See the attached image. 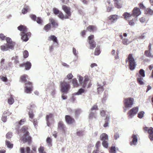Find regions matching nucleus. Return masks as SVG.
Wrapping results in <instances>:
<instances>
[{"label":"nucleus","mask_w":153,"mask_h":153,"mask_svg":"<svg viewBox=\"0 0 153 153\" xmlns=\"http://www.w3.org/2000/svg\"><path fill=\"white\" fill-rule=\"evenodd\" d=\"M24 87L25 92L27 94H30L33 91V86L32 83L29 81H27L25 83Z\"/></svg>","instance_id":"4"},{"label":"nucleus","mask_w":153,"mask_h":153,"mask_svg":"<svg viewBox=\"0 0 153 153\" xmlns=\"http://www.w3.org/2000/svg\"><path fill=\"white\" fill-rule=\"evenodd\" d=\"M100 140L103 141L105 140H108V135L105 133H102L100 136Z\"/></svg>","instance_id":"22"},{"label":"nucleus","mask_w":153,"mask_h":153,"mask_svg":"<svg viewBox=\"0 0 153 153\" xmlns=\"http://www.w3.org/2000/svg\"><path fill=\"white\" fill-rule=\"evenodd\" d=\"M58 17L62 20L65 19H68V18H66V15L64 16L63 13L60 11L58 15Z\"/></svg>","instance_id":"35"},{"label":"nucleus","mask_w":153,"mask_h":153,"mask_svg":"<svg viewBox=\"0 0 153 153\" xmlns=\"http://www.w3.org/2000/svg\"><path fill=\"white\" fill-rule=\"evenodd\" d=\"M53 114L51 113H50L47 115L46 117V120L47 121V125L48 126H50L51 123L49 121L50 119H53Z\"/></svg>","instance_id":"16"},{"label":"nucleus","mask_w":153,"mask_h":153,"mask_svg":"<svg viewBox=\"0 0 153 153\" xmlns=\"http://www.w3.org/2000/svg\"><path fill=\"white\" fill-rule=\"evenodd\" d=\"M120 37L121 39H122V43L125 45H127L129 43L128 42V40L127 39H123V36L122 35H120Z\"/></svg>","instance_id":"28"},{"label":"nucleus","mask_w":153,"mask_h":153,"mask_svg":"<svg viewBox=\"0 0 153 153\" xmlns=\"http://www.w3.org/2000/svg\"><path fill=\"white\" fill-rule=\"evenodd\" d=\"M138 111V108L137 107H134L131 109L128 113V116L131 118L133 116L136 114Z\"/></svg>","instance_id":"10"},{"label":"nucleus","mask_w":153,"mask_h":153,"mask_svg":"<svg viewBox=\"0 0 153 153\" xmlns=\"http://www.w3.org/2000/svg\"><path fill=\"white\" fill-rule=\"evenodd\" d=\"M89 79L88 76H85L84 77V82L82 84V86L83 88H85L87 85V84L89 82Z\"/></svg>","instance_id":"27"},{"label":"nucleus","mask_w":153,"mask_h":153,"mask_svg":"<svg viewBox=\"0 0 153 153\" xmlns=\"http://www.w3.org/2000/svg\"><path fill=\"white\" fill-rule=\"evenodd\" d=\"M11 114V113L8 110H7L4 112L3 115L7 117L10 115Z\"/></svg>","instance_id":"50"},{"label":"nucleus","mask_w":153,"mask_h":153,"mask_svg":"<svg viewBox=\"0 0 153 153\" xmlns=\"http://www.w3.org/2000/svg\"><path fill=\"white\" fill-rule=\"evenodd\" d=\"M118 16L116 15H111L108 17L109 19L113 22L116 21L118 18Z\"/></svg>","instance_id":"21"},{"label":"nucleus","mask_w":153,"mask_h":153,"mask_svg":"<svg viewBox=\"0 0 153 153\" xmlns=\"http://www.w3.org/2000/svg\"><path fill=\"white\" fill-rule=\"evenodd\" d=\"M94 38V35H91L88 37V42L89 44V48L93 50L96 47V42L93 40Z\"/></svg>","instance_id":"5"},{"label":"nucleus","mask_w":153,"mask_h":153,"mask_svg":"<svg viewBox=\"0 0 153 153\" xmlns=\"http://www.w3.org/2000/svg\"><path fill=\"white\" fill-rule=\"evenodd\" d=\"M137 20V19L136 18L132 19V20L128 21V24L131 26L134 25Z\"/></svg>","instance_id":"37"},{"label":"nucleus","mask_w":153,"mask_h":153,"mask_svg":"<svg viewBox=\"0 0 153 153\" xmlns=\"http://www.w3.org/2000/svg\"><path fill=\"white\" fill-rule=\"evenodd\" d=\"M18 29L21 31V33H27V28L24 25H20L17 27Z\"/></svg>","instance_id":"17"},{"label":"nucleus","mask_w":153,"mask_h":153,"mask_svg":"<svg viewBox=\"0 0 153 153\" xmlns=\"http://www.w3.org/2000/svg\"><path fill=\"white\" fill-rule=\"evenodd\" d=\"M143 78L140 76H139L137 78V81L138 82L140 85H143L144 84L143 82L142 81Z\"/></svg>","instance_id":"47"},{"label":"nucleus","mask_w":153,"mask_h":153,"mask_svg":"<svg viewBox=\"0 0 153 153\" xmlns=\"http://www.w3.org/2000/svg\"><path fill=\"white\" fill-rule=\"evenodd\" d=\"M45 148L42 146H40L39 148L38 151L39 153H46L44 151Z\"/></svg>","instance_id":"44"},{"label":"nucleus","mask_w":153,"mask_h":153,"mask_svg":"<svg viewBox=\"0 0 153 153\" xmlns=\"http://www.w3.org/2000/svg\"><path fill=\"white\" fill-rule=\"evenodd\" d=\"M51 28V25L50 23H48L44 27L43 29L46 32H48L50 30Z\"/></svg>","instance_id":"36"},{"label":"nucleus","mask_w":153,"mask_h":153,"mask_svg":"<svg viewBox=\"0 0 153 153\" xmlns=\"http://www.w3.org/2000/svg\"><path fill=\"white\" fill-rule=\"evenodd\" d=\"M128 62L129 67L131 70L134 69L136 65V62L133 57V55L132 54H129L128 57L126 59V62Z\"/></svg>","instance_id":"1"},{"label":"nucleus","mask_w":153,"mask_h":153,"mask_svg":"<svg viewBox=\"0 0 153 153\" xmlns=\"http://www.w3.org/2000/svg\"><path fill=\"white\" fill-rule=\"evenodd\" d=\"M29 7H24L22 10V13L23 14H25L27 12L28 10H29Z\"/></svg>","instance_id":"48"},{"label":"nucleus","mask_w":153,"mask_h":153,"mask_svg":"<svg viewBox=\"0 0 153 153\" xmlns=\"http://www.w3.org/2000/svg\"><path fill=\"white\" fill-rule=\"evenodd\" d=\"M98 87L97 88V92L99 94H100L103 92L104 89L102 86L98 85Z\"/></svg>","instance_id":"40"},{"label":"nucleus","mask_w":153,"mask_h":153,"mask_svg":"<svg viewBox=\"0 0 153 153\" xmlns=\"http://www.w3.org/2000/svg\"><path fill=\"white\" fill-rule=\"evenodd\" d=\"M85 91V90L84 89L81 88L79 89L77 92L76 93V94L78 95H80L82 93H84Z\"/></svg>","instance_id":"46"},{"label":"nucleus","mask_w":153,"mask_h":153,"mask_svg":"<svg viewBox=\"0 0 153 153\" xmlns=\"http://www.w3.org/2000/svg\"><path fill=\"white\" fill-rule=\"evenodd\" d=\"M148 133L149 134V137L150 140H153V128L152 127H150L148 130Z\"/></svg>","instance_id":"20"},{"label":"nucleus","mask_w":153,"mask_h":153,"mask_svg":"<svg viewBox=\"0 0 153 153\" xmlns=\"http://www.w3.org/2000/svg\"><path fill=\"white\" fill-rule=\"evenodd\" d=\"M134 99L133 98L128 97L124 99L123 103L125 108H131L133 104Z\"/></svg>","instance_id":"3"},{"label":"nucleus","mask_w":153,"mask_h":153,"mask_svg":"<svg viewBox=\"0 0 153 153\" xmlns=\"http://www.w3.org/2000/svg\"><path fill=\"white\" fill-rule=\"evenodd\" d=\"M144 112L143 111L139 112L138 114L137 117L140 118H142L143 117Z\"/></svg>","instance_id":"49"},{"label":"nucleus","mask_w":153,"mask_h":153,"mask_svg":"<svg viewBox=\"0 0 153 153\" xmlns=\"http://www.w3.org/2000/svg\"><path fill=\"white\" fill-rule=\"evenodd\" d=\"M6 40L7 42L6 44L9 50H13L16 45L15 42H13L11 39L9 37H7Z\"/></svg>","instance_id":"6"},{"label":"nucleus","mask_w":153,"mask_h":153,"mask_svg":"<svg viewBox=\"0 0 153 153\" xmlns=\"http://www.w3.org/2000/svg\"><path fill=\"white\" fill-rule=\"evenodd\" d=\"M48 40L49 41H53L54 42L58 44L57 38L54 35H51L50 36L48 37Z\"/></svg>","instance_id":"24"},{"label":"nucleus","mask_w":153,"mask_h":153,"mask_svg":"<svg viewBox=\"0 0 153 153\" xmlns=\"http://www.w3.org/2000/svg\"><path fill=\"white\" fill-rule=\"evenodd\" d=\"M51 139L50 137H48L46 140V141L49 145H50L51 144Z\"/></svg>","instance_id":"62"},{"label":"nucleus","mask_w":153,"mask_h":153,"mask_svg":"<svg viewBox=\"0 0 153 153\" xmlns=\"http://www.w3.org/2000/svg\"><path fill=\"white\" fill-rule=\"evenodd\" d=\"M7 37L4 35V34L3 33H0V39L2 40H6V39Z\"/></svg>","instance_id":"57"},{"label":"nucleus","mask_w":153,"mask_h":153,"mask_svg":"<svg viewBox=\"0 0 153 153\" xmlns=\"http://www.w3.org/2000/svg\"><path fill=\"white\" fill-rule=\"evenodd\" d=\"M65 128V126L63 122L62 121H59L58 123V129L64 132Z\"/></svg>","instance_id":"13"},{"label":"nucleus","mask_w":153,"mask_h":153,"mask_svg":"<svg viewBox=\"0 0 153 153\" xmlns=\"http://www.w3.org/2000/svg\"><path fill=\"white\" fill-rule=\"evenodd\" d=\"M28 127L27 126H23L20 130V131L22 133H24L23 134H30L29 131H28Z\"/></svg>","instance_id":"18"},{"label":"nucleus","mask_w":153,"mask_h":153,"mask_svg":"<svg viewBox=\"0 0 153 153\" xmlns=\"http://www.w3.org/2000/svg\"><path fill=\"white\" fill-rule=\"evenodd\" d=\"M49 21L54 27H56L58 26L57 23L52 18L50 19Z\"/></svg>","instance_id":"32"},{"label":"nucleus","mask_w":153,"mask_h":153,"mask_svg":"<svg viewBox=\"0 0 153 153\" xmlns=\"http://www.w3.org/2000/svg\"><path fill=\"white\" fill-rule=\"evenodd\" d=\"M110 119V117L108 115H107L105 119V123L103 125L104 127H106L108 126V122Z\"/></svg>","instance_id":"29"},{"label":"nucleus","mask_w":153,"mask_h":153,"mask_svg":"<svg viewBox=\"0 0 153 153\" xmlns=\"http://www.w3.org/2000/svg\"><path fill=\"white\" fill-rule=\"evenodd\" d=\"M115 147L112 146L111 148L110 152L111 153H115Z\"/></svg>","instance_id":"64"},{"label":"nucleus","mask_w":153,"mask_h":153,"mask_svg":"<svg viewBox=\"0 0 153 153\" xmlns=\"http://www.w3.org/2000/svg\"><path fill=\"white\" fill-rule=\"evenodd\" d=\"M139 73L142 77H144L145 76V72L144 70L143 69H140L139 71Z\"/></svg>","instance_id":"54"},{"label":"nucleus","mask_w":153,"mask_h":153,"mask_svg":"<svg viewBox=\"0 0 153 153\" xmlns=\"http://www.w3.org/2000/svg\"><path fill=\"white\" fill-rule=\"evenodd\" d=\"M132 138H133L131 142L130 143V144L135 145L137 142V138L136 135L133 134L132 136Z\"/></svg>","instance_id":"25"},{"label":"nucleus","mask_w":153,"mask_h":153,"mask_svg":"<svg viewBox=\"0 0 153 153\" xmlns=\"http://www.w3.org/2000/svg\"><path fill=\"white\" fill-rule=\"evenodd\" d=\"M30 17L33 20L35 21L37 17L34 14H31L30 15Z\"/></svg>","instance_id":"60"},{"label":"nucleus","mask_w":153,"mask_h":153,"mask_svg":"<svg viewBox=\"0 0 153 153\" xmlns=\"http://www.w3.org/2000/svg\"><path fill=\"white\" fill-rule=\"evenodd\" d=\"M53 12L54 13L55 15H58V14L60 13V11L59 10H58L56 8H54L53 9Z\"/></svg>","instance_id":"58"},{"label":"nucleus","mask_w":153,"mask_h":153,"mask_svg":"<svg viewBox=\"0 0 153 153\" xmlns=\"http://www.w3.org/2000/svg\"><path fill=\"white\" fill-rule=\"evenodd\" d=\"M20 140L22 141L24 143L27 142L29 144L31 143L32 141V137L30 134H23L20 138Z\"/></svg>","instance_id":"7"},{"label":"nucleus","mask_w":153,"mask_h":153,"mask_svg":"<svg viewBox=\"0 0 153 153\" xmlns=\"http://www.w3.org/2000/svg\"><path fill=\"white\" fill-rule=\"evenodd\" d=\"M0 49L3 51L10 50L6 44H4V45H1L0 46Z\"/></svg>","instance_id":"34"},{"label":"nucleus","mask_w":153,"mask_h":153,"mask_svg":"<svg viewBox=\"0 0 153 153\" xmlns=\"http://www.w3.org/2000/svg\"><path fill=\"white\" fill-rule=\"evenodd\" d=\"M101 53L100 50V47L99 46H97L95 48L94 52V54L95 55H98Z\"/></svg>","instance_id":"33"},{"label":"nucleus","mask_w":153,"mask_h":153,"mask_svg":"<svg viewBox=\"0 0 153 153\" xmlns=\"http://www.w3.org/2000/svg\"><path fill=\"white\" fill-rule=\"evenodd\" d=\"M89 117L90 119H92L93 118H96L94 114L92 112H91L89 114Z\"/></svg>","instance_id":"52"},{"label":"nucleus","mask_w":153,"mask_h":153,"mask_svg":"<svg viewBox=\"0 0 153 153\" xmlns=\"http://www.w3.org/2000/svg\"><path fill=\"white\" fill-rule=\"evenodd\" d=\"M98 109V108L97 105L96 104L94 105L91 108V111L94 110H97Z\"/></svg>","instance_id":"56"},{"label":"nucleus","mask_w":153,"mask_h":153,"mask_svg":"<svg viewBox=\"0 0 153 153\" xmlns=\"http://www.w3.org/2000/svg\"><path fill=\"white\" fill-rule=\"evenodd\" d=\"M72 83L74 87H76L78 86V84L76 79L74 78L73 79Z\"/></svg>","instance_id":"41"},{"label":"nucleus","mask_w":153,"mask_h":153,"mask_svg":"<svg viewBox=\"0 0 153 153\" xmlns=\"http://www.w3.org/2000/svg\"><path fill=\"white\" fill-rule=\"evenodd\" d=\"M19 66L21 67H23L25 66L26 70H29L31 67V63L30 62H27L25 63L20 64Z\"/></svg>","instance_id":"15"},{"label":"nucleus","mask_w":153,"mask_h":153,"mask_svg":"<svg viewBox=\"0 0 153 153\" xmlns=\"http://www.w3.org/2000/svg\"><path fill=\"white\" fill-rule=\"evenodd\" d=\"M35 21H36L38 24H42V20L41 18L39 17H37Z\"/></svg>","instance_id":"51"},{"label":"nucleus","mask_w":153,"mask_h":153,"mask_svg":"<svg viewBox=\"0 0 153 153\" xmlns=\"http://www.w3.org/2000/svg\"><path fill=\"white\" fill-rule=\"evenodd\" d=\"M144 54L146 56L149 57H152V56L151 55L150 53V51L149 50H146L145 51Z\"/></svg>","instance_id":"42"},{"label":"nucleus","mask_w":153,"mask_h":153,"mask_svg":"<svg viewBox=\"0 0 153 153\" xmlns=\"http://www.w3.org/2000/svg\"><path fill=\"white\" fill-rule=\"evenodd\" d=\"M141 11L139 8L135 7L132 11V16L135 17L136 18L141 14Z\"/></svg>","instance_id":"11"},{"label":"nucleus","mask_w":153,"mask_h":153,"mask_svg":"<svg viewBox=\"0 0 153 153\" xmlns=\"http://www.w3.org/2000/svg\"><path fill=\"white\" fill-rule=\"evenodd\" d=\"M60 86L61 92L64 93H67L70 88L69 83L64 81L60 82Z\"/></svg>","instance_id":"2"},{"label":"nucleus","mask_w":153,"mask_h":153,"mask_svg":"<svg viewBox=\"0 0 153 153\" xmlns=\"http://www.w3.org/2000/svg\"><path fill=\"white\" fill-rule=\"evenodd\" d=\"M26 121V119L25 118L24 119H21L19 122H16V123L17 125H19L21 126L23 125Z\"/></svg>","instance_id":"38"},{"label":"nucleus","mask_w":153,"mask_h":153,"mask_svg":"<svg viewBox=\"0 0 153 153\" xmlns=\"http://www.w3.org/2000/svg\"><path fill=\"white\" fill-rule=\"evenodd\" d=\"M12 136V133L11 132H8L6 134V137L7 138L10 139L11 138Z\"/></svg>","instance_id":"55"},{"label":"nucleus","mask_w":153,"mask_h":153,"mask_svg":"<svg viewBox=\"0 0 153 153\" xmlns=\"http://www.w3.org/2000/svg\"><path fill=\"white\" fill-rule=\"evenodd\" d=\"M100 143L99 141H98L97 142L95 145V146L97 148V149L98 151L99 148L100 146Z\"/></svg>","instance_id":"61"},{"label":"nucleus","mask_w":153,"mask_h":153,"mask_svg":"<svg viewBox=\"0 0 153 153\" xmlns=\"http://www.w3.org/2000/svg\"><path fill=\"white\" fill-rule=\"evenodd\" d=\"M5 143L6 145L8 148L11 149L13 147V144L11 143L10 141L6 140L5 141Z\"/></svg>","instance_id":"39"},{"label":"nucleus","mask_w":153,"mask_h":153,"mask_svg":"<svg viewBox=\"0 0 153 153\" xmlns=\"http://www.w3.org/2000/svg\"><path fill=\"white\" fill-rule=\"evenodd\" d=\"M108 140H105L102 141V144L104 147L105 148H108Z\"/></svg>","instance_id":"43"},{"label":"nucleus","mask_w":153,"mask_h":153,"mask_svg":"<svg viewBox=\"0 0 153 153\" xmlns=\"http://www.w3.org/2000/svg\"><path fill=\"white\" fill-rule=\"evenodd\" d=\"M87 30L90 32L96 30V27L94 25H89L87 27Z\"/></svg>","instance_id":"26"},{"label":"nucleus","mask_w":153,"mask_h":153,"mask_svg":"<svg viewBox=\"0 0 153 153\" xmlns=\"http://www.w3.org/2000/svg\"><path fill=\"white\" fill-rule=\"evenodd\" d=\"M145 13L146 14L152 15L153 14V10L150 8H147L145 10Z\"/></svg>","instance_id":"30"},{"label":"nucleus","mask_w":153,"mask_h":153,"mask_svg":"<svg viewBox=\"0 0 153 153\" xmlns=\"http://www.w3.org/2000/svg\"><path fill=\"white\" fill-rule=\"evenodd\" d=\"M114 5L115 7L117 8H120L122 7L123 1L122 0H113Z\"/></svg>","instance_id":"14"},{"label":"nucleus","mask_w":153,"mask_h":153,"mask_svg":"<svg viewBox=\"0 0 153 153\" xmlns=\"http://www.w3.org/2000/svg\"><path fill=\"white\" fill-rule=\"evenodd\" d=\"M100 114L102 117H104L106 115V111L104 110L100 111Z\"/></svg>","instance_id":"59"},{"label":"nucleus","mask_w":153,"mask_h":153,"mask_svg":"<svg viewBox=\"0 0 153 153\" xmlns=\"http://www.w3.org/2000/svg\"><path fill=\"white\" fill-rule=\"evenodd\" d=\"M62 8L66 14V18H69L71 16V8L69 7L64 5L62 6Z\"/></svg>","instance_id":"8"},{"label":"nucleus","mask_w":153,"mask_h":153,"mask_svg":"<svg viewBox=\"0 0 153 153\" xmlns=\"http://www.w3.org/2000/svg\"><path fill=\"white\" fill-rule=\"evenodd\" d=\"M29 116L31 119H33L34 117V114L33 112H29L28 113Z\"/></svg>","instance_id":"63"},{"label":"nucleus","mask_w":153,"mask_h":153,"mask_svg":"<svg viewBox=\"0 0 153 153\" xmlns=\"http://www.w3.org/2000/svg\"><path fill=\"white\" fill-rule=\"evenodd\" d=\"M65 118L66 122L68 124H71L75 122L74 119L70 115H65Z\"/></svg>","instance_id":"12"},{"label":"nucleus","mask_w":153,"mask_h":153,"mask_svg":"<svg viewBox=\"0 0 153 153\" xmlns=\"http://www.w3.org/2000/svg\"><path fill=\"white\" fill-rule=\"evenodd\" d=\"M28 76L27 75L24 74L21 76L20 77V81L21 82H26L27 81V78Z\"/></svg>","instance_id":"31"},{"label":"nucleus","mask_w":153,"mask_h":153,"mask_svg":"<svg viewBox=\"0 0 153 153\" xmlns=\"http://www.w3.org/2000/svg\"><path fill=\"white\" fill-rule=\"evenodd\" d=\"M23 57L24 58L27 57L29 55L28 52L27 51H25L23 52Z\"/></svg>","instance_id":"53"},{"label":"nucleus","mask_w":153,"mask_h":153,"mask_svg":"<svg viewBox=\"0 0 153 153\" xmlns=\"http://www.w3.org/2000/svg\"><path fill=\"white\" fill-rule=\"evenodd\" d=\"M20 35L21 36L22 39L24 41L27 42L28 39L29 37H30L31 35V33L30 32L27 33H21Z\"/></svg>","instance_id":"9"},{"label":"nucleus","mask_w":153,"mask_h":153,"mask_svg":"<svg viewBox=\"0 0 153 153\" xmlns=\"http://www.w3.org/2000/svg\"><path fill=\"white\" fill-rule=\"evenodd\" d=\"M26 153H36V148L35 146L32 148V150L30 151V149L29 147H26L25 148Z\"/></svg>","instance_id":"19"},{"label":"nucleus","mask_w":153,"mask_h":153,"mask_svg":"<svg viewBox=\"0 0 153 153\" xmlns=\"http://www.w3.org/2000/svg\"><path fill=\"white\" fill-rule=\"evenodd\" d=\"M132 16V13L130 14L127 12H125L123 14L124 18L126 20L129 21L130 18Z\"/></svg>","instance_id":"23"},{"label":"nucleus","mask_w":153,"mask_h":153,"mask_svg":"<svg viewBox=\"0 0 153 153\" xmlns=\"http://www.w3.org/2000/svg\"><path fill=\"white\" fill-rule=\"evenodd\" d=\"M14 102V99L12 97H10L8 99V102L9 105H12Z\"/></svg>","instance_id":"45"}]
</instances>
